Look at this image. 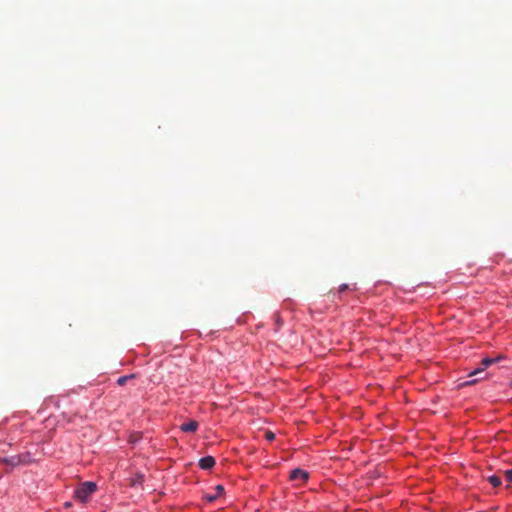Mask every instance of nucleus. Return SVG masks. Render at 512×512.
I'll return each mask as SVG.
<instances>
[{"mask_svg": "<svg viewBox=\"0 0 512 512\" xmlns=\"http://www.w3.org/2000/svg\"><path fill=\"white\" fill-rule=\"evenodd\" d=\"M488 481L489 483L493 486V487H498L501 485L502 481H501V478L498 476V475H492L488 478Z\"/></svg>", "mask_w": 512, "mask_h": 512, "instance_id": "7", "label": "nucleus"}, {"mask_svg": "<svg viewBox=\"0 0 512 512\" xmlns=\"http://www.w3.org/2000/svg\"><path fill=\"white\" fill-rule=\"evenodd\" d=\"M142 482H143V475H141V474H136L133 478H131L132 486L141 485Z\"/></svg>", "mask_w": 512, "mask_h": 512, "instance_id": "8", "label": "nucleus"}, {"mask_svg": "<svg viewBox=\"0 0 512 512\" xmlns=\"http://www.w3.org/2000/svg\"><path fill=\"white\" fill-rule=\"evenodd\" d=\"M348 288H349V286L347 284H343V285L340 286L339 292L341 293V292L347 290Z\"/></svg>", "mask_w": 512, "mask_h": 512, "instance_id": "14", "label": "nucleus"}, {"mask_svg": "<svg viewBox=\"0 0 512 512\" xmlns=\"http://www.w3.org/2000/svg\"><path fill=\"white\" fill-rule=\"evenodd\" d=\"M3 462L11 465L12 467H15L20 464L21 458L20 456H11L9 458L3 459Z\"/></svg>", "mask_w": 512, "mask_h": 512, "instance_id": "6", "label": "nucleus"}, {"mask_svg": "<svg viewBox=\"0 0 512 512\" xmlns=\"http://www.w3.org/2000/svg\"><path fill=\"white\" fill-rule=\"evenodd\" d=\"M265 438L268 440V441H272L275 439V434L272 432V431H266L265 432Z\"/></svg>", "mask_w": 512, "mask_h": 512, "instance_id": "12", "label": "nucleus"}, {"mask_svg": "<svg viewBox=\"0 0 512 512\" xmlns=\"http://www.w3.org/2000/svg\"><path fill=\"white\" fill-rule=\"evenodd\" d=\"M504 476H505V480L508 482V483H512V469L510 470H506L504 472Z\"/></svg>", "mask_w": 512, "mask_h": 512, "instance_id": "11", "label": "nucleus"}, {"mask_svg": "<svg viewBox=\"0 0 512 512\" xmlns=\"http://www.w3.org/2000/svg\"><path fill=\"white\" fill-rule=\"evenodd\" d=\"M96 489H97V486L94 482H91V481L84 482L76 488V490L74 492L75 498L77 500H79L80 502L84 503V502L88 501V499L96 491Z\"/></svg>", "mask_w": 512, "mask_h": 512, "instance_id": "1", "label": "nucleus"}, {"mask_svg": "<svg viewBox=\"0 0 512 512\" xmlns=\"http://www.w3.org/2000/svg\"><path fill=\"white\" fill-rule=\"evenodd\" d=\"M309 473L300 468H296L290 473V480L295 481L299 484L304 483L308 480Z\"/></svg>", "mask_w": 512, "mask_h": 512, "instance_id": "2", "label": "nucleus"}, {"mask_svg": "<svg viewBox=\"0 0 512 512\" xmlns=\"http://www.w3.org/2000/svg\"><path fill=\"white\" fill-rule=\"evenodd\" d=\"M484 369L483 368H478V369H475L473 372H471L469 374V377H472V376H475L477 374H480V373H483Z\"/></svg>", "mask_w": 512, "mask_h": 512, "instance_id": "13", "label": "nucleus"}, {"mask_svg": "<svg viewBox=\"0 0 512 512\" xmlns=\"http://www.w3.org/2000/svg\"><path fill=\"white\" fill-rule=\"evenodd\" d=\"M476 381H477L476 379H473V380L467 382V384H474Z\"/></svg>", "mask_w": 512, "mask_h": 512, "instance_id": "15", "label": "nucleus"}, {"mask_svg": "<svg viewBox=\"0 0 512 512\" xmlns=\"http://www.w3.org/2000/svg\"><path fill=\"white\" fill-rule=\"evenodd\" d=\"M198 428V422L197 421H194V420H191L187 423H183L181 426H180V429L183 431V432H195Z\"/></svg>", "mask_w": 512, "mask_h": 512, "instance_id": "4", "label": "nucleus"}, {"mask_svg": "<svg viewBox=\"0 0 512 512\" xmlns=\"http://www.w3.org/2000/svg\"><path fill=\"white\" fill-rule=\"evenodd\" d=\"M215 465V459L212 456H206L199 460V467L204 470L211 469Z\"/></svg>", "mask_w": 512, "mask_h": 512, "instance_id": "3", "label": "nucleus"}, {"mask_svg": "<svg viewBox=\"0 0 512 512\" xmlns=\"http://www.w3.org/2000/svg\"><path fill=\"white\" fill-rule=\"evenodd\" d=\"M497 360H498V358H495V359H494V358H488V357H487V358H484V359L482 360V365H483L484 367H488V366H490L492 363L496 362Z\"/></svg>", "mask_w": 512, "mask_h": 512, "instance_id": "10", "label": "nucleus"}, {"mask_svg": "<svg viewBox=\"0 0 512 512\" xmlns=\"http://www.w3.org/2000/svg\"><path fill=\"white\" fill-rule=\"evenodd\" d=\"M215 490H216V492H217V493H216V495H206V496H205V498H206V500H207L208 502H213V501H215V500L217 499V497H218L219 495H221V494L224 492V488H223V486H222V485H217V486L215 487Z\"/></svg>", "mask_w": 512, "mask_h": 512, "instance_id": "5", "label": "nucleus"}, {"mask_svg": "<svg viewBox=\"0 0 512 512\" xmlns=\"http://www.w3.org/2000/svg\"><path fill=\"white\" fill-rule=\"evenodd\" d=\"M134 374H131V375H125V376H121L118 378L117 380V384L120 385V386H123L126 384V382L129 380V379H132L134 378Z\"/></svg>", "mask_w": 512, "mask_h": 512, "instance_id": "9", "label": "nucleus"}]
</instances>
